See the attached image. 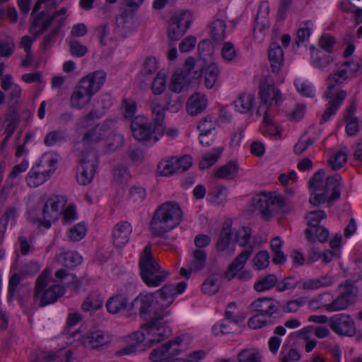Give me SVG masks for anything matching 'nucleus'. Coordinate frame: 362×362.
<instances>
[{
  "label": "nucleus",
  "mask_w": 362,
  "mask_h": 362,
  "mask_svg": "<svg viewBox=\"0 0 362 362\" xmlns=\"http://www.w3.org/2000/svg\"><path fill=\"white\" fill-rule=\"evenodd\" d=\"M208 104L206 95L202 92H194L187 101V110L192 116L204 111Z\"/></svg>",
  "instance_id": "nucleus-20"
},
{
  "label": "nucleus",
  "mask_w": 362,
  "mask_h": 362,
  "mask_svg": "<svg viewBox=\"0 0 362 362\" xmlns=\"http://www.w3.org/2000/svg\"><path fill=\"white\" fill-rule=\"evenodd\" d=\"M103 299L98 292L90 293L81 305V309L84 312H93L102 307Z\"/></svg>",
  "instance_id": "nucleus-31"
},
{
  "label": "nucleus",
  "mask_w": 362,
  "mask_h": 362,
  "mask_svg": "<svg viewBox=\"0 0 362 362\" xmlns=\"http://www.w3.org/2000/svg\"><path fill=\"white\" fill-rule=\"evenodd\" d=\"M238 325H234L233 322H229L225 319L217 322L212 327V332L215 335L228 334L235 331Z\"/></svg>",
  "instance_id": "nucleus-44"
},
{
  "label": "nucleus",
  "mask_w": 362,
  "mask_h": 362,
  "mask_svg": "<svg viewBox=\"0 0 362 362\" xmlns=\"http://www.w3.org/2000/svg\"><path fill=\"white\" fill-rule=\"evenodd\" d=\"M347 161V148L343 147L328 160V165L334 170L341 168Z\"/></svg>",
  "instance_id": "nucleus-39"
},
{
  "label": "nucleus",
  "mask_w": 362,
  "mask_h": 362,
  "mask_svg": "<svg viewBox=\"0 0 362 362\" xmlns=\"http://www.w3.org/2000/svg\"><path fill=\"white\" fill-rule=\"evenodd\" d=\"M129 339L133 341L132 344H127L124 347L118 350L116 353L117 356L129 355L137 351H144L148 348L145 341V333L141 331H136L129 335Z\"/></svg>",
  "instance_id": "nucleus-16"
},
{
  "label": "nucleus",
  "mask_w": 362,
  "mask_h": 362,
  "mask_svg": "<svg viewBox=\"0 0 362 362\" xmlns=\"http://www.w3.org/2000/svg\"><path fill=\"white\" fill-rule=\"evenodd\" d=\"M218 70L215 65H210L208 66L206 74L204 78L205 87L211 89L214 87L216 81Z\"/></svg>",
  "instance_id": "nucleus-55"
},
{
  "label": "nucleus",
  "mask_w": 362,
  "mask_h": 362,
  "mask_svg": "<svg viewBox=\"0 0 362 362\" xmlns=\"http://www.w3.org/2000/svg\"><path fill=\"white\" fill-rule=\"evenodd\" d=\"M158 170L160 175L170 176L173 173L178 172L177 162L175 157H173L169 160L160 162L158 166Z\"/></svg>",
  "instance_id": "nucleus-42"
},
{
  "label": "nucleus",
  "mask_w": 362,
  "mask_h": 362,
  "mask_svg": "<svg viewBox=\"0 0 362 362\" xmlns=\"http://www.w3.org/2000/svg\"><path fill=\"white\" fill-rule=\"evenodd\" d=\"M112 340V334L101 329L88 332L82 337V343L86 347L97 351L107 347Z\"/></svg>",
  "instance_id": "nucleus-13"
},
{
  "label": "nucleus",
  "mask_w": 362,
  "mask_h": 362,
  "mask_svg": "<svg viewBox=\"0 0 362 362\" xmlns=\"http://www.w3.org/2000/svg\"><path fill=\"white\" fill-rule=\"evenodd\" d=\"M64 18H62L57 21V25L47 35H46L42 41V48L44 49H49L54 42V39L58 35L61 27L63 25Z\"/></svg>",
  "instance_id": "nucleus-49"
},
{
  "label": "nucleus",
  "mask_w": 362,
  "mask_h": 362,
  "mask_svg": "<svg viewBox=\"0 0 362 362\" xmlns=\"http://www.w3.org/2000/svg\"><path fill=\"white\" fill-rule=\"evenodd\" d=\"M150 107L153 114V121L163 123L165 118L164 111L167 110V102L165 101V92H153L151 98Z\"/></svg>",
  "instance_id": "nucleus-17"
},
{
  "label": "nucleus",
  "mask_w": 362,
  "mask_h": 362,
  "mask_svg": "<svg viewBox=\"0 0 362 362\" xmlns=\"http://www.w3.org/2000/svg\"><path fill=\"white\" fill-rule=\"evenodd\" d=\"M51 278V270L45 269L36 280L35 297L40 298V303L42 307L55 303L63 296L66 291L64 286L59 284H53L46 288Z\"/></svg>",
  "instance_id": "nucleus-6"
},
{
  "label": "nucleus",
  "mask_w": 362,
  "mask_h": 362,
  "mask_svg": "<svg viewBox=\"0 0 362 362\" xmlns=\"http://www.w3.org/2000/svg\"><path fill=\"white\" fill-rule=\"evenodd\" d=\"M360 66L359 64H354L351 62H346L336 74L330 76L327 78L328 90H332L336 86L341 84L347 78V72L356 71Z\"/></svg>",
  "instance_id": "nucleus-19"
},
{
  "label": "nucleus",
  "mask_w": 362,
  "mask_h": 362,
  "mask_svg": "<svg viewBox=\"0 0 362 362\" xmlns=\"http://www.w3.org/2000/svg\"><path fill=\"white\" fill-rule=\"evenodd\" d=\"M66 140V134L63 130H55L49 132L45 139L44 143L47 146H52L58 142H62Z\"/></svg>",
  "instance_id": "nucleus-48"
},
{
  "label": "nucleus",
  "mask_w": 362,
  "mask_h": 362,
  "mask_svg": "<svg viewBox=\"0 0 362 362\" xmlns=\"http://www.w3.org/2000/svg\"><path fill=\"white\" fill-rule=\"evenodd\" d=\"M182 340L180 337H177L175 339L170 340L164 344L166 347L168 356L170 359L173 358L175 356L178 355L180 352V346Z\"/></svg>",
  "instance_id": "nucleus-58"
},
{
  "label": "nucleus",
  "mask_w": 362,
  "mask_h": 362,
  "mask_svg": "<svg viewBox=\"0 0 362 362\" xmlns=\"http://www.w3.org/2000/svg\"><path fill=\"white\" fill-rule=\"evenodd\" d=\"M287 200L281 195L274 192H262L252 199V204L262 216L267 221L274 213L278 212L286 205Z\"/></svg>",
  "instance_id": "nucleus-7"
},
{
  "label": "nucleus",
  "mask_w": 362,
  "mask_h": 362,
  "mask_svg": "<svg viewBox=\"0 0 362 362\" xmlns=\"http://www.w3.org/2000/svg\"><path fill=\"white\" fill-rule=\"evenodd\" d=\"M221 57L227 62H232L235 59L236 51L232 42H226L223 44L221 49Z\"/></svg>",
  "instance_id": "nucleus-64"
},
{
  "label": "nucleus",
  "mask_w": 362,
  "mask_h": 362,
  "mask_svg": "<svg viewBox=\"0 0 362 362\" xmlns=\"http://www.w3.org/2000/svg\"><path fill=\"white\" fill-rule=\"evenodd\" d=\"M232 220L228 218L224 221L218 238L216 243L217 251L223 252L229 247L232 240Z\"/></svg>",
  "instance_id": "nucleus-22"
},
{
  "label": "nucleus",
  "mask_w": 362,
  "mask_h": 362,
  "mask_svg": "<svg viewBox=\"0 0 362 362\" xmlns=\"http://www.w3.org/2000/svg\"><path fill=\"white\" fill-rule=\"evenodd\" d=\"M180 92H165V101L167 110L177 112L182 107V99L179 95Z\"/></svg>",
  "instance_id": "nucleus-40"
},
{
  "label": "nucleus",
  "mask_w": 362,
  "mask_h": 362,
  "mask_svg": "<svg viewBox=\"0 0 362 362\" xmlns=\"http://www.w3.org/2000/svg\"><path fill=\"white\" fill-rule=\"evenodd\" d=\"M196 65L193 57H188L185 68L176 70L171 76L169 90L197 89L202 79L201 74L194 70Z\"/></svg>",
  "instance_id": "nucleus-4"
},
{
  "label": "nucleus",
  "mask_w": 362,
  "mask_h": 362,
  "mask_svg": "<svg viewBox=\"0 0 362 362\" xmlns=\"http://www.w3.org/2000/svg\"><path fill=\"white\" fill-rule=\"evenodd\" d=\"M206 262V253L204 250L197 249L192 252V259L190 262L191 271L198 272L202 269Z\"/></svg>",
  "instance_id": "nucleus-36"
},
{
  "label": "nucleus",
  "mask_w": 362,
  "mask_h": 362,
  "mask_svg": "<svg viewBox=\"0 0 362 362\" xmlns=\"http://www.w3.org/2000/svg\"><path fill=\"white\" fill-rule=\"evenodd\" d=\"M98 163L95 153L90 152L83 155L78 168L77 181L80 185L89 184L94 176Z\"/></svg>",
  "instance_id": "nucleus-11"
},
{
  "label": "nucleus",
  "mask_w": 362,
  "mask_h": 362,
  "mask_svg": "<svg viewBox=\"0 0 362 362\" xmlns=\"http://www.w3.org/2000/svg\"><path fill=\"white\" fill-rule=\"evenodd\" d=\"M158 293L159 296L156 304L161 307L162 310H165L173 303L177 296L175 286L173 284L163 286L158 291Z\"/></svg>",
  "instance_id": "nucleus-23"
},
{
  "label": "nucleus",
  "mask_w": 362,
  "mask_h": 362,
  "mask_svg": "<svg viewBox=\"0 0 362 362\" xmlns=\"http://www.w3.org/2000/svg\"><path fill=\"white\" fill-rule=\"evenodd\" d=\"M62 264L67 268H74L80 264L82 257L76 252H67L60 255Z\"/></svg>",
  "instance_id": "nucleus-41"
},
{
  "label": "nucleus",
  "mask_w": 362,
  "mask_h": 362,
  "mask_svg": "<svg viewBox=\"0 0 362 362\" xmlns=\"http://www.w3.org/2000/svg\"><path fill=\"white\" fill-rule=\"evenodd\" d=\"M168 314L169 311L155 310L151 320L141 325L140 331L145 333L144 342L147 344V348L152 347L171 334L168 321L164 320V317Z\"/></svg>",
  "instance_id": "nucleus-3"
},
{
  "label": "nucleus",
  "mask_w": 362,
  "mask_h": 362,
  "mask_svg": "<svg viewBox=\"0 0 362 362\" xmlns=\"http://www.w3.org/2000/svg\"><path fill=\"white\" fill-rule=\"evenodd\" d=\"M251 238V229L249 227H242L236 231L235 242L241 247H245Z\"/></svg>",
  "instance_id": "nucleus-54"
},
{
  "label": "nucleus",
  "mask_w": 362,
  "mask_h": 362,
  "mask_svg": "<svg viewBox=\"0 0 362 362\" xmlns=\"http://www.w3.org/2000/svg\"><path fill=\"white\" fill-rule=\"evenodd\" d=\"M268 57L272 71L278 72L281 69L284 62V52L279 44L274 42L270 45L268 50Z\"/></svg>",
  "instance_id": "nucleus-25"
},
{
  "label": "nucleus",
  "mask_w": 362,
  "mask_h": 362,
  "mask_svg": "<svg viewBox=\"0 0 362 362\" xmlns=\"http://www.w3.org/2000/svg\"><path fill=\"white\" fill-rule=\"evenodd\" d=\"M228 190L224 186L216 187L209 192L210 202L214 205L218 206L226 202Z\"/></svg>",
  "instance_id": "nucleus-38"
},
{
  "label": "nucleus",
  "mask_w": 362,
  "mask_h": 362,
  "mask_svg": "<svg viewBox=\"0 0 362 362\" xmlns=\"http://www.w3.org/2000/svg\"><path fill=\"white\" fill-rule=\"evenodd\" d=\"M326 218V213L323 210H317L310 212L306 218L309 228L315 226H320V223L322 219Z\"/></svg>",
  "instance_id": "nucleus-59"
},
{
  "label": "nucleus",
  "mask_w": 362,
  "mask_h": 362,
  "mask_svg": "<svg viewBox=\"0 0 362 362\" xmlns=\"http://www.w3.org/2000/svg\"><path fill=\"white\" fill-rule=\"evenodd\" d=\"M253 249L254 246L250 245L246 249L243 250L228 266L226 272V275L228 276L230 273H232L230 277H228L229 279L233 278L236 275V273L245 267L246 262L253 252Z\"/></svg>",
  "instance_id": "nucleus-21"
},
{
  "label": "nucleus",
  "mask_w": 362,
  "mask_h": 362,
  "mask_svg": "<svg viewBox=\"0 0 362 362\" xmlns=\"http://www.w3.org/2000/svg\"><path fill=\"white\" fill-rule=\"evenodd\" d=\"M90 90H99L106 80V74L103 71H97L89 74Z\"/></svg>",
  "instance_id": "nucleus-47"
},
{
  "label": "nucleus",
  "mask_w": 362,
  "mask_h": 362,
  "mask_svg": "<svg viewBox=\"0 0 362 362\" xmlns=\"http://www.w3.org/2000/svg\"><path fill=\"white\" fill-rule=\"evenodd\" d=\"M105 134L103 128L97 125L84 134L83 141L98 143L103 139Z\"/></svg>",
  "instance_id": "nucleus-53"
},
{
  "label": "nucleus",
  "mask_w": 362,
  "mask_h": 362,
  "mask_svg": "<svg viewBox=\"0 0 362 362\" xmlns=\"http://www.w3.org/2000/svg\"><path fill=\"white\" fill-rule=\"evenodd\" d=\"M278 284V278L275 274H270L260 278L254 284V289L257 292L269 290Z\"/></svg>",
  "instance_id": "nucleus-34"
},
{
  "label": "nucleus",
  "mask_w": 362,
  "mask_h": 362,
  "mask_svg": "<svg viewBox=\"0 0 362 362\" xmlns=\"http://www.w3.org/2000/svg\"><path fill=\"white\" fill-rule=\"evenodd\" d=\"M168 71L160 69L156 74L151 83L152 90H165Z\"/></svg>",
  "instance_id": "nucleus-52"
},
{
  "label": "nucleus",
  "mask_w": 362,
  "mask_h": 362,
  "mask_svg": "<svg viewBox=\"0 0 362 362\" xmlns=\"http://www.w3.org/2000/svg\"><path fill=\"white\" fill-rule=\"evenodd\" d=\"M129 174L127 168L124 166L119 165L114 169L113 182L122 185L128 180Z\"/></svg>",
  "instance_id": "nucleus-60"
},
{
  "label": "nucleus",
  "mask_w": 362,
  "mask_h": 362,
  "mask_svg": "<svg viewBox=\"0 0 362 362\" xmlns=\"http://www.w3.org/2000/svg\"><path fill=\"white\" fill-rule=\"evenodd\" d=\"M209 36L214 42H218L226 38V24L223 20L217 18L213 21L209 25Z\"/></svg>",
  "instance_id": "nucleus-29"
},
{
  "label": "nucleus",
  "mask_w": 362,
  "mask_h": 362,
  "mask_svg": "<svg viewBox=\"0 0 362 362\" xmlns=\"http://www.w3.org/2000/svg\"><path fill=\"white\" fill-rule=\"evenodd\" d=\"M255 100L253 92H243L234 102L235 107L242 114L250 112L253 110Z\"/></svg>",
  "instance_id": "nucleus-24"
},
{
  "label": "nucleus",
  "mask_w": 362,
  "mask_h": 362,
  "mask_svg": "<svg viewBox=\"0 0 362 362\" xmlns=\"http://www.w3.org/2000/svg\"><path fill=\"white\" fill-rule=\"evenodd\" d=\"M354 284L351 280H346L344 285L341 284L339 286L341 289L340 295L343 296L344 298L349 299L351 304L354 302L355 297L358 293V289Z\"/></svg>",
  "instance_id": "nucleus-46"
},
{
  "label": "nucleus",
  "mask_w": 362,
  "mask_h": 362,
  "mask_svg": "<svg viewBox=\"0 0 362 362\" xmlns=\"http://www.w3.org/2000/svg\"><path fill=\"white\" fill-rule=\"evenodd\" d=\"M86 233V227L83 223H78L69 230V238L73 241L81 240Z\"/></svg>",
  "instance_id": "nucleus-62"
},
{
  "label": "nucleus",
  "mask_w": 362,
  "mask_h": 362,
  "mask_svg": "<svg viewBox=\"0 0 362 362\" xmlns=\"http://www.w3.org/2000/svg\"><path fill=\"white\" fill-rule=\"evenodd\" d=\"M153 122V129L146 117L136 116L131 122V130L134 138L140 142H150L155 144L163 135L165 128L163 123Z\"/></svg>",
  "instance_id": "nucleus-5"
},
{
  "label": "nucleus",
  "mask_w": 362,
  "mask_h": 362,
  "mask_svg": "<svg viewBox=\"0 0 362 362\" xmlns=\"http://www.w3.org/2000/svg\"><path fill=\"white\" fill-rule=\"evenodd\" d=\"M269 255L267 251L262 250L259 252L253 258L254 266L258 269H264L269 266Z\"/></svg>",
  "instance_id": "nucleus-57"
},
{
  "label": "nucleus",
  "mask_w": 362,
  "mask_h": 362,
  "mask_svg": "<svg viewBox=\"0 0 362 362\" xmlns=\"http://www.w3.org/2000/svg\"><path fill=\"white\" fill-rule=\"evenodd\" d=\"M132 230V226L127 221L117 223L112 230L115 246L119 248L123 247L129 242Z\"/></svg>",
  "instance_id": "nucleus-18"
},
{
  "label": "nucleus",
  "mask_w": 362,
  "mask_h": 362,
  "mask_svg": "<svg viewBox=\"0 0 362 362\" xmlns=\"http://www.w3.org/2000/svg\"><path fill=\"white\" fill-rule=\"evenodd\" d=\"M122 106L124 110L125 118H132L134 115L136 110V103L134 100L124 97L122 101Z\"/></svg>",
  "instance_id": "nucleus-61"
},
{
  "label": "nucleus",
  "mask_w": 362,
  "mask_h": 362,
  "mask_svg": "<svg viewBox=\"0 0 362 362\" xmlns=\"http://www.w3.org/2000/svg\"><path fill=\"white\" fill-rule=\"evenodd\" d=\"M351 303L349 299L344 298L343 296H339L331 303L325 304L323 306L329 312L338 311L346 309Z\"/></svg>",
  "instance_id": "nucleus-51"
},
{
  "label": "nucleus",
  "mask_w": 362,
  "mask_h": 362,
  "mask_svg": "<svg viewBox=\"0 0 362 362\" xmlns=\"http://www.w3.org/2000/svg\"><path fill=\"white\" fill-rule=\"evenodd\" d=\"M182 211L176 202H166L155 211L150 222V230L154 237L163 238L180 224Z\"/></svg>",
  "instance_id": "nucleus-1"
},
{
  "label": "nucleus",
  "mask_w": 362,
  "mask_h": 362,
  "mask_svg": "<svg viewBox=\"0 0 362 362\" xmlns=\"http://www.w3.org/2000/svg\"><path fill=\"white\" fill-rule=\"evenodd\" d=\"M49 177V172H47V170L40 171L35 168H33L29 171L26 180L30 187H36L44 183Z\"/></svg>",
  "instance_id": "nucleus-32"
},
{
  "label": "nucleus",
  "mask_w": 362,
  "mask_h": 362,
  "mask_svg": "<svg viewBox=\"0 0 362 362\" xmlns=\"http://www.w3.org/2000/svg\"><path fill=\"white\" fill-rule=\"evenodd\" d=\"M95 92H74L71 97V107L77 109L83 108L90 100Z\"/></svg>",
  "instance_id": "nucleus-35"
},
{
  "label": "nucleus",
  "mask_w": 362,
  "mask_h": 362,
  "mask_svg": "<svg viewBox=\"0 0 362 362\" xmlns=\"http://www.w3.org/2000/svg\"><path fill=\"white\" fill-rule=\"evenodd\" d=\"M191 20L187 13H175L170 18L168 37L170 42L179 40L190 26Z\"/></svg>",
  "instance_id": "nucleus-12"
},
{
  "label": "nucleus",
  "mask_w": 362,
  "mask_h": 362,
  "mask_svg": "<svg viewBox=\"0 0 362 362\" xmlns=\"http://www.w3.org/2000/svg\"><path fill=\"white\" fill-rule=\"evenodd\" d=\"M329 326L331 329L340 337H354L356 334V327L350 315L339 313L329 318Z\"/></svg>",
  "instance_id": "nucleus-10"
},
{
  "label": "nucleus",
  "mask_w": 362,
  "mask_h": 362,
  "mask_svg": "<svg viewBox=\"0 0 362 362\" xmlns=\"http://www.w3.org/2000/svg\"><path fill=\"white\" fill-rule=\"evenodd\" d=\"M341 177L339 174L329 176L326 180L324 192L317 193L313 192L310 197L309 202L314 206H317L325 202L331 203L340 197Z\"/></svg>",
  "instance_id": "nucleus-8"
},
{
  "label": "nucleus",
  "mask_w": 362,
  "mask_h": 362,
  "mask_svg": "<svg viewBox=\"0 0 362 362\" xmlns=\"http://www.w3.org/2000/svg\"><path fill=\"white\" fill-rule=\"evenodd\" d=\"M128 308V299L124 295L111 297L106 303V308L111 314H117L126 310Z\"/></svg>",
  "instance_id": "nucleus-27"
},
{
  "label": "nucleus",
  "mask_w": 362,
  "mask_h": 362,
  "mask_svg": "<svg viewBox=\"0 0 362 362\" xmlns=\"http://www.w3.org/2000/svg\"><path fill=\"white\" fill-rule=\"evenodd\" d=\"M154 296L153 294L139 295L131 303L129 310H139L141 317L146 319L150 315L151 309L161 311V308H156V303L153 305Z\"/></svg>",
  "instance_id": "nucleus-15"
},
{
  "label": "nucleus",
  "mask_w": 362,
  "mask_h": 362,
  "mask_svg": "<svg viewBox=\"0 0 362 362\" xmlns=\"http://www.w3.org/2000/svg\"><path fill=\"white\" fill-rule=\"evenodd\" d=\"M238 170L237 162L230 160L227 164L218 168L214 173V176L223 180H232L236 176Z\"/></svg>",
  "instance_id": "nucleus-30"
},
{
  "label": "nucleus",
  "mask_w": 362,
  "mask_h": 362,
  "mask_svg": "<svg viewBox=\"0 0 362 362\" xmlns=\"http://www.w3.org/2000/svg\"><path fill=\"white\" fill-rule=\"evenodd\" d=\"M140 276L144 284L149 287L158 286L169 275L161 269L160 266L151 254V245H147L139 259Z\"/></svg>",
  "instance_id": "nucleus-2"
},
{
  "label": "nucleus",
  "mask_w": 362,
  "mask_h": 362,
  "mask_svg": "<svg viewBox=\"0 0 362 362\" xmlns=\"http://www.w3.org/2000/svg\"><path fill=\"white\" fill-rule=\"evenodd\" d=\"M251 313H258L262 317H267L269 322L272 320L280 318L281 304L279 301L270 298H259L253 301L249 306Z\"/></svg>",
  "instance_id": "nucleus-9"
},
{
  "label": "nucleus",
  "mask_w": 362,
  "mask_h": 362,
  "mask_svg": "<svg viewBox=\"0 0 362 362\" xmlns=\"http://www.w3.org/2000/svg\"><path fill=\"white\" fill-rule=\"evenodd\" d=\"M223 150V147L214 148L212 152L206 153L199 163V169L204 170L214 165L221 155Z\"/></svg>",
  "instance_id": "nucleus-37"
},
{
  "label": "nucleus",
  "mask_w": 362,
  "mask_h": 362,
  "mask_svg": "<svg viewBox=\"0 0 362 362\" xmlns=\"http://www.w3.org/2000/svg\"><path fill=\"white\" fill-rule=\"evenodd\" d=\"M259 93L261 103L268 106H270L273 101L279 105L282 100L280 92H259Z\"/></svg>",
  "instance_id": "nucleus-56"
},
{
  "label": "nucleus",
  "mask_w": 362,
  "mask_h": 362,
  "mask_svg": "<svg viewBox=\"0 0 362 362\" xmlns=\"http://www.w3.org/2000/svg\"><path fill=\"white\" fill-rule=\"evenodd\" d=\"M158 69V63L156 57L147 56L144 58L141 64L139 74L143 77L153 75Z\"/></svg>",
  "instance_id": "nucleus-33"
},
{
  "label": "nucleus",
  "mask_w": 362,
  "mask_h": 362,
  "mask_svg": "<svg viewBox=\"0 0 362 362\" xmlns=\"http://www.w3.org/2000/svg\"><path fill=\"white\" fill-rule=\"evenodd\" d=\"M269 12L267 2H263L259 7V11L256 15L253 31L262 32L264 29L269 28L268 15Z\"/></svg>",
  "instance_id": "nucleus-26"
},
{
  "label": "nucleus",
  "mask_w": 362,
  "mask_h": 362,
  "mask_svg": "<svg viewBox=\"0 0 362 362\" xmlns=\"http://www.w3.org/2000/svg\"><path fill=\"white\" fill-rule=\"evenodd\" d=\"M346 96V92H326L324 98L328 100V106L322 115L320 124H323L333 116Z\"/></svg>",
  "instance_id": "nucleus-14"
},
{
  "label": "nucleus",
  "mask_w": 362,
  "mask_h": 362,
  "mask_svg": "<svg viewBox=\"0 0 362 362\" xmlns=\"http://www.w3.org/2000/svg\"><path fill=\"white\" fill-rule=\"evenodd\" d=\"M220 288L218 276L216 274L209 276L203 283L202 289L203 292L209 296L214 295L218 292Z\"/></svg>",
  "instance_id": "nucleus-43"
},
{
  "label": "nucleus",
  "mask_w": 362,
  "mask_h": 362,
  "mask_svg": "<svg viewBox=\"0 0 362 362\" xmlns=\"http://www.w3.org/2000/svg\"><path fill=\"white\" fill-rule=\"evenodd\" d=\"M127 154L133 164L141 163L144 160V151L137 147H129L127 149Z\"/></svg>",
  "instance_id": "nucleus-63"
},
{
  "label": "nucleus",
  "mask_w": 362,
  "mask_h": 362,
  "mask_svg": "<svg viewBox=\"0 0 362 362\" xmlns=\"http://www.w3.org/2000/svg\"><path fill=\"white\" fill-rule=\"evenodd\" d=\"M305 234L306 240L311 243H315L317 240L320 243H325L327 241L329 235V230L322 226L306 228Z\"/></svg>",
  "instance_id": "nucleus-28"
},
{
  "label": "nucleus",
  "mask_w": 362,
  "mask_h": 362,
  "mask_svg": "<svg viewBox=\"0 0 362 362\" xmlns=\"http://www.w3.org/2000/svg\"><path fill=\"white\" fill-rule=\"evenodd\" d=\"M239 362H262L261 355L257 349H245L238 356Z\"/></svg>",
  "instance_id": "nucleus-45"
},
{
  "label": "nucleus",
  "mask_w": 362,
  "mask_h": 362,
  "mask_svg": "<svg viewBox=\"0 0 362 362\" xmlns=\"http://www.w3.org/2000/svg\"><path fill=\"white\" fill-rule=\"evenodd\" d=\"M300 281L296 279L295 276H288L278 281L276 291L284 292L286 290L293 289L298 286L300 288Z\"/></svg>",
  "instance_id": "nucleus-50"
}]
</instances>
